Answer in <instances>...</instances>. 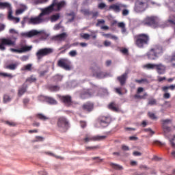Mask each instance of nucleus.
Here are the masks:
<instances>
[{
	"mask_svg": "<svg viewBox=\"0 0 175 175\" xmlns=\"http://www.w3.org/2000/svg\"><path fill=\"white\" fill-rule=\"evenodd\" d=\"M82 109L84 111L87 113H91L94 110V103L87 102L83 105Z\"/></svg>",
	"mask_w": 175,
	"mask_h": 175,
	"instance_id": "a211bd4d",
	"label": "nucleus"
},
{
	"mask_svg": "<svg viewBox=\"0 0 175 175\" xmlns=\"http://www.w3.org/2000/svg\"><path fill=\"white\" fill-rule=\"evenodd\" d=\"M106 137H107L106 135L91 136L86 135V137L83 140L85 143H88V142H99L100 140H105Z\"/></svg>",
	"mask_w": 175,
	"mask_h": 175,
	"instance_id": "ddd939ff",
	"label": "nucleus"
},
{
	"mask_svg": "<svg viewBox=\"0 0 175 175\" xmlns=\"http://www.w3.org/2000/svg\"><path fill=\"white\" fill-rule=\"evenodd\" d=\"M57 66L65 70H70V61L66 58H61L57 62Z\"/></svg>",
	"mask_w": 175,
	"mask_h": 175,
	"instance_id": "9b49d317",
	"label": "nucleus"
},
{
	"mask_svg": "<svg viewBox=\"0 0 175 175\" xmlns=\"http://www.w3.org/2000/svg\"><path fill=\"white\" fill-rule=\"evenodd\" d=\"M12 100V98L8 94H5L3 96V102L4 103H8V102H10Z\"/></svg>",
	"mask_w": 175,
	"mask_h": 175,
	"instance_id": "ea45409f",
	"label": "nucleus"
},
{
	"mask_svg": "<svg viewBox=\"0 0 175 175\" xmlns=\"http://www.w3.org/2000/svg\"><path fill=\"white\" fill-rule=\"evenodd\" d=\"M103 44L105 47H109V46H111V42L105 40L104 41Z\"/></svg>",
	"mask_w": 175,
	"mask_h": 175,
	"instance_id": "13d9d810",
	"label": "nucleus"
},
{
	"mask_svg": "<svg viewBox=\"0 0 175 175\" xmlns=\"http://www.w3.org/2000/svg\"><path fill=\"white\" fill-rule=\"evenodd\" d=\"M163 98L164 99H169L170 98V94L167 93V92H166L164 94H163Z\"/></svg>",
	"mask_w": 175,
	"mask_h": 175,
	"instance_id": "680f3d73",
	"label": "nucleus"
},
{
	"mask_svg": "<svg viewBox=\"0 0 175 175\" xmlns=\"http://www.w3.org/2000/svg\"><path fill=\"white\" fill-rule=\"evenodd\" d=\"M118 28H121L122 33H125L126 32V29H125V23L123 22H120L118 23Z\"/></svg>",
	"mask_w": 175,
	"mask_h": 175,
	"instance_id": "473e14b6",
	"label": "nucleus"
},
{
	"mask_svg": "<svg viewBox=\"0 0 175 175\" xmlns=\"http://www.w3.org/2000/svg\"><path fill=\"white\" fill-rule=\"evenodd\" d=\"M122 150L123 151H129V147L125 145H122Z\"/></svg>",
	"mask_w": 175,
	"mask_h": 175,
	"instance_id": "0e129e2a",
	"label": "nucleus"
},
{
	"mask_svg": "<svg viewBox=\"0 0 175 175\" xmlns=\"http://www.w3.org/2000/svg\"><path fill=\"white\" fill-rule=\"evenodd\" d=\"M41 32L36 30V29H32L29 31H27L26 33H24L23 36L25 38H33V36H38V35H40Z\"/></svg>",
	"mask_w": 175,
	"mask_h": 175,
	"instance_id": "6ab92c4d",
	"label": "nucleus"
},
{
	"mask_svg": "<svg viewBox=\"0 0 175 175\" xmlns=\"http://www.w3.org/2000/svg\"><path fill=\"white\" fill-rule=\"evenodd\" d=\"M6 46L8 47L16 46V42L12 40L10 38H0V50L5 51L6 50Z\"/></svg>",
	"mask_w": 175,
	"mask_h": 175,
	"instance_id": "423d86ee",
	"label": "nucleus"
},
{
	"mask_svg": "<svg viewBox=\"0 0 175 175\" xmlns=\"http://www.w3.org/2000/svg\"><path fill=\"white\" fill-rule=\"evenodd\" d=\"M108 109L111 110V111H114L115 113H118L120 111V106L118 104H116V103L112 102L108 105Z\"/></svg>",
	"mask_w": 175,
	"mask_h": 175,
	"instance_id": "4be33fe9",
	"label": "nucleus"
},
{
	"mask_svg": "<svg viewBox=\"0 0 175 175\" xmlns=\"http://www.w3.org/2000/svg\"><path fill=\"white\" fill-rule=\"evenodd\" d=\"M57 129L62 133H64L69 129V121L65 117H60L57 122Z\"/></svg>",
	"mask_w": 175,
	"mask_h": 175,
	"instance_id": "20e7f679",
	"label": "nucleus"
},
{
	"mask_svg": "<svg viewBox=\"0 0 175 175\" xmlns=\"http://www.w3.org/2000/svg\"><path fill=\"white\" fill-rule=\"evenodd\" d=\"M175 85H171L170 86H163L161 90L163 92H167L168 90H171V91H174Z\"/></svg>",
	"mask_w": 175,
	"mask_h": 175,
	"instance_id": "cd10ccee",
	"label": "nucleus"
},
{
	"mask_svg": "<svg viewBox=\"0 0 175 175\" xmlns=\"http://www.w3.org/2000/svg\"><path fill=\"white\" fill-rule=\"evenodd\" d=\"M172 66L175 67V54L171 58Z\"/></svg>",
	"mask_w": 175,
	"mask_h": 175,
	"instance_id": "052dcab7",
	"label": "nucleus"
},
{
	"mask_svg": "<svg viewBox=\"0 0 175 175\" xmlns=\"http://www.w3.org/2000/svg\"><path fill=\"white\" fill-rule=\"evenodd\" d=\"M47 72H49V70L40 71L39 72L40 77H43L44 76H46V73H47Z\"/></svg>",
	"mask_w": 175,
	"mask_h": 175,
	"instance_id": "5fc2aeb1",
	"label": "nucleus"
},
{
	"mask_svg": "<svg viewBox=\"0 0 175 175\" xmlns=\"http://www.w3.org/2000/svg\"><path fill=\"white\" fill-rule=\"evenodd\" d=\"M94 76H96L97 79H105V77H106V73L104 72H98L94 74Z\"/></svg>",
	"mask_w": 175,
	"mask_h": 175,
	"instance_id": "2f4dec72",
	"label": "nucleus"
},
{
	"mask_svg": "<svg viewBox=\"0 0 175 175\" xmlns=\"http://www.w3.org/2000/svg\"><path fill=\"white\" fill-rule=\"evenodd\" d=\"M44 14H49L46 8L42 10V12L38 16L29 18L28 23L32 24V25H38V24H42V23H44V18H43Z\"/></svg>",
	"mask_w": 175,
	"mask_h": 175,
	"instance_id": "39448f33",
	"label": "nucleus"
},
{
	"mask_svg": "<svg viewBox=\"0 0 175 175\" xmlns=\"http://www.w3.org/2000/svg\"><path fill=\"white\" fill-rule=\"evenodd\" d=\"M148 116L149 118H150V120H157L158 118V117H157L155 113H154L152 112H148Z\"/></svg>",
	"mask_w": 175,
	"mask_h": 175,
	"instance_id": "a19ab883",
	"label": "nucleus"
},
{
	"mask_svg": "<svg viewBox=\"0 0 175 175\" xmlns=\"http://www.w3.org/2000/svg\"><path fill=\"white\" fill-rule=\"evenodd\" d=\"M174 139H175V135H174V138L170 139V145L173 148H175Z\"/></svg>",
	"mask_w": 175,
	"mask_h": 175,
	"instance_id": "6e6d98bb",
	"label": "nucleus"
},
{
	"mask_svg": "<svg viewBox=\"0 0 175 175\" xmlns=\"http://www.w3.org/2000/svg\"><path fill=\"white\" fill-rule=\"evenodd\" d=\"M26 81L30 83H35V81H36V78L33 77V76H31L26 79Z\"/></svg>",
	"mask_w": 175,
	"mask_h": 175,
	"instance_id": "49530a36",
	"label": "nucleus"
},
{
	"mask_svg": "<svg viewBox=\"0 0 175 175\" xmlns=\"http://www.w3.org/2000/svg\"><path fill=\"white\" fill-rule=\"evenodd\" d=\"M14 16H13V10L11 8L8 9V19L11 21Z\"/></svg>",
	"mask_w": 175,
	"mask_h": 175,
	"instance_id": "4c0bfd02",
	"label": "nucleus"
},
{
	"mask_svg": "<svg viewBox=\"0 0 175 175\" xmlns=\"http://www.w3.org/2000/svg\"><path fill=\"white\" fill-rule=\"evenodd\" d=\"M82 13H83L84 16H91L92 14V12L90 11V10L84 9L81 10Z\"/></svg>",
	"mask_w": 175,
	"mask_h": 175,
	"instance_id": "79ce46f5",
	"label": "nucleus"
},
{
	"mask_svg": "<svg viewBox=\"0 0 175 175\" xmlns=\"http://www.w3.org/2000/svg\"><path fill=\"white\" fill-rule=\"evenodd\" d=\"M109 9H111L116 13H119V12H121V7L116 4H113L110 5Z\"/></svg>",
	"mask_w": 175,
	"mask_h": 175,
	"instance_id": "393cba45",
	"label": "nucleus"
},
{
	"mask_svg": "<svg viewBox=\"0 0 175 175\" xmlns=\"http://www.w3.org/2000/svg\"><path fill=\"white\" fill-rule=\"evenodd\" d=\"M27 88H28V85L24 83L18 90V95L21 96V95H24L25 92H27Z\"/></svg>",
	"mask_w": 175,
	"mask_h": 175,
	"instance_id": "5701e85b",
	"label": "nucleus"
},
{
	"mask_svg": "<svg viewBox=\"0 0 175 175\" xmlns=\"http://www.w3.org/2000/svg\"><path fill=\"white\" fill-rule=\"evenodd\" d=\"M54 50L52 48H44L38 51L36 53L38 61H40L43 58V57H46V55H49L53 53Z\"/></svg>",
	"mask_w": 175,
	"mask_h": 175,
	"instance_id": "0eeeda50",
	"label": "nucleus"
},
{
	"mask_svg": "<svg viewBox=\"0 0 175 175\" xmlns=\"http://www.w3.org/2000/svg\"><path fill=\"white\" fill-rule=\"evenodd\" d=\"M129 14V10H123L122 11V16H128Z\"/></svg>",
	"mask_w": 175,
	"mask_h": 175,
	"instance_id": "774afa93",
	"label": "nucleus"
},
{
	"mask_svg": "<svg viewBox=\"0 0 175 175\" xmlns=\"http://www.w3.org/2000/svg\"><path fill=\"white\" fill-rule=\"evenodd\" d=\"M172 120L171 119H165V120H162L161 122H162V125H166L167 124H170V122H172Z\"/></svg>",
	"mask_w": 175,
	"mask_h": 175,
	"instance_id": "de8ad7c7",
	"label": "nucleus"
},
{
	"mask_svg": "<svg viewBox=\"0 0 175 175\" xmlns=\"http://www.w3.org/2000/svg\"><path fill=\"white\" fill-rule=\"evenodd\" d=\"M80 125L83 129H84V128H85V126H87V123L84 121H81Z\"/></svg>",
	"mask_w": 175,
	"mask_h": 175,
	"instance_id": "69168bd1",
	"label": "nucleus"
},
{
	"mask_svg": "<svg viewBox=\"0 0 175 175\" xmlns=\"http://www.w3.org/2000/svg\"><path fill=\"white\" fill-rule=\"evenodd\" d=\"M135 83H139V84H142V83H146L147 81V79H135Z\"/></svg>",
	"mask_w": 175,
	"mask_h": 175,
	"instance_id": "4d7b16f0",
	"label": "nucleus"
},
{
	"mask_svg": "<svg viewBox=\"0 0 175 175\" xmlns=\"http://www.w3.org/2000/svg\"><path fill=\"white\" fill-rule=\"evenodd\" d=\"M21 70H27L28 72H31V70H32V64H28L27 65L23 66L21 68Z\"/></svg>",
	"mask_w": 175,
	"mask_h": 175,
	"instance_id": "c85d7f7f",
	"label": "nucleus"
},
{
	"mask_svg": "<svg viewBox=\"0 0 175 175\" xmlns=\"http://www.w3.org/2000/svg\"><path fill=\"white\" fill-rule=\"evenodd\" d=\"M156 66H157V64L149 63V64H145L144 66V68H145L146 69H148V70H154V69H156Z\"/></svg>",
	"mask_w": 175,
	"mask_h": 175,
	"instance_id": "bb28decb",
	"label": "nucleus"
},
{
	"mask_svg": "<svg viewBox=\"0 0 175 175\" xmlns=\"http://www.w3.org/2000/svg\"><path fill=\"white\" fill-rule=\"evenodd\" d=\"M105 20H103V19H101V20H98L97 21V23H96V25L98 26V25H100V24H105Z\"/></svg>",
	"mask_w": 175,
	"mask_h": 175,
	"instance_id": "e2e57ef3",
	"label": "nucleus"
},
{
	"mask_svg": "<svg viewBox=\"0 0 175 175\" xmlns=\"http://www.w3.org/2000/svg\"><path fill=\"white\" fill-rule=\"evenodd\" d=\"M39 100L41 102H46L49 105H57L58 102L53 97H49L47 96H41L39 97Z\"/></svg>",
	"mask_w": 175,
	"mask_h": 175,
	"instance_id": "2eb2a0df",
	"label": "nucleus"
},
{
	"mask_svg": "<svg viewBox=\"0 0 175 175\" xmlns=\"http://www.w3.org/2000/svg\"><path fill=\"white\" fill-rule=\"evenodd\" d=\"M143 91H144V88L139 87L137 88V94H142V92H143Z\"/></svg>",
	"mask_w": 175,
	"mask_h": 175,
	"instance_id": "338daca9",
	"label": "nucleus"
},
{
	"mask_svg": "<svg viewBox=\"0 0 175 175\" xmlns=\"http://www.w3.org/2000/svg\"><path fill=\"white\" fill-rule=\"evenodd\" d=\"M95 95V90L93 89H85L80 94V98L81 99H88V98H92Z\"/></svg>",
	"mask_w": 175,
	"mask_h": 175,
	"instance_id": "f8f14e48",
	"label": "nucleus"
},
{
	"mask_svg": "<svg viewBox=\"0 0 175 175\" xmlns=\"http://www.w3.org/2000/svg\"><path fill=\"white\" fill-rule=\"evenodd\" d=\"M70 57H76L77 55V51L76 50H72L69 52Z\"/></svg>",
	"mask_w": 175,
	"mask_h": 175,
	"instance_id": "09e8293b",
	"label": "nucleus"
},
{
	"mask_svg": "<svg viewBox=\"0 0 175 175\" xmlns=\"http://www.w3.org/2000/svg\"><path fill=\"white\" fill-rule=\"evenodd\" d=\"M59 99H60L61 102L66 106V107H70L72 105H73V101L72 100V96L70 95H63L61 96L59 94L57 95Z\"/></svg>",
	"mask_w": 175,
	"mask_h": 175,
	"instance_id": "9d476101",
	"label": "nucleus"
},
{
	"mask_svg": "<svg viewBox=\"0 0 175 175\" xmlns=\"http://www.w3.org/2000/svg\"><path fill=\"white\" fill-rule=\"evenodd\" d=\"M24 12H25V9H18L16 11V15L18 16V14H22V13H24Z\"/></svg>",
	"mask_w": 175,
	"mask_h": 175,
	"instance_id": "8fccbe9b",
	"label": "nucleus"
},
{
	"mask_svg": "<svg viewBox=\"0 0 175 175\" xmlns=\"http://www.w3.org/2000/svg\"><path fill=\"white\" fill-rule=\"evenodd\" d=\"M147 96H148V94H147V92H145L142 96L137 94L134 96V98L135 99H146Z\"/></svg>",
	"mask_w": 175,
	"mask_h": 175,
	"instance_id": "7c9ffc66",
	"label": "nucleus"
},
{
	"mask_svg": "<svg viewBox=\"0 0 175 175\" xmlns=\"http://www.w3.org/2000/svg\"><path fill=\"white\" fill-rule=\"evenodd\" d=\"M31 50H32V46H23L20 49H10V51H12V53H18L19 54H21V53H27V51H31Z\"/></svg>",
	"mask_w": 175,
	"mask_h": 175,
	"instance_id": "dca6fc26",
	"label": "nucleus"
},
{
	"mask_svg": "<svg viewBox=\"0 0 175 175\" xmlns=\"http://www.w3.org/2000/svg\"><path fill=\"white\" fill-rule=\"evenodd\" d=\"M99 124L103 128H106V126H109L110 122H111V118L110 116H101L98 119Z\"/></svg>",
	"mask_w": 175,
	"mask_h": 175,
	"instance_id": "4468645a",
	"label": "nucleus"
},
{
	"mask_svg": "<svg viewBox=\"0 0 175 175\" xmlns=\"http://www.w3.org/2000/svg\"><path fill=\"white\" fill-rule=\"evenodd\" d=\"M0 76H3V77H9L10 79H13V75L12 74L6 73V72H1Z\"/></svg>",
	"mask_w": 175,
	"mask_h": 175,
	"instance_id": "37998d69",
	"label": "nucleus"
},
{
	"mask_svg": "<svg viewBox=\"0 0 175 175\" xmlns=\"http://www.w3.org/2000/svg\"><path fill=\"white\" fill-rule=\"evenodd\" d=\"M66 2L65 1H62L60 2L57 1V0H53L51 5L46 8L48 14L53 13V12H59L62 8H65Z\"/></svg>",
	"mask_w": 175,
	"mask_h": 175,
	"instance_id": "7ed1b4c3",
	"label": "nucleus"
},
{
	"mask_svg": "<svg viewBox=\"0 0 175 175\" xmlns=\"http://www.w3.org/2000/svg\"><path fill=\"white\" fill-rule=\"evenodd\" d=\"M10 21H13L15 24L20 23V18L14 17L12 18Z\"/></svg>",
	"mask_w": 175,
	"mask_h": 175,
	"instance_id": "603ef678",
	"label": "nucleus"
},
{
	"mask_svg": "<svg viewBox=\"0 0 175 175\" xmlns=\"http://www.w3.org/2000/svg\"><path fill=\"white\" fill-rule=\"evenodd\" d=\"M54 79H55V81H62V76L57 75L54 77Z\"/></svg>",
	"mask_w": 175,
	"mask_h": 175,
	"instance_id": "3c124183",
	"label": "nucleus"
},
{
	"mask_svg": "<svg viewBox=\"0 0 175 175\" xmlns=\"http://www.w3.org/2000/svg\"><path fill=\"white\" fill-rule=\"evenodd\" d=\"M147 8H148V3L146 1H137L135 2L134 10L137 13H141L142 12H144Z\"/></svg>",
	"mask_w": 175,
	"mask_h": 175,
	"instance_id": "6e6552de",
	"label": "nucleus"
},
{
	"mask_svg": "<svg viewBox=\"0 0 175 175\" xmlns=\"http://www.w3.org/2000/svg\"><path fill=\"white\" fill-rule=\"evenodd\" d=\"M155 70L158 75H165L166 73V66L162 63L157 64Z\"/></svg>",
	"mask_w": 175,
	"mask_h": 175,
	"instance_id": "f3484780",
	"label": "nucleus"
},
{
	"mask_svg": "<svg viewBox=\"0 0 175 175\" xmlns=\"http://www.w3.org/2000/svg\"><path fill=\"white\" fill-rule=\"evenodd\" d=\"M50 91L52 92H57V91H59V86L58 85H51L49 87Z\"/></svg>",
	"mask_w": 175,
	"mask_h": 175,
	"instance_id": "e433bc0d",
	"label": "nucleus"
},
{
	"mask_svg": "<svg viewBox=\"0 0 175 175\" xmlns=\"http://www.w3.org/2000/svg\"><path fill=\"white\" fill-rule=\"evenodd\" d=\"M162 128L165 133H169V132L172 131V128H170L167 125H162Z\"/></svg>",
	"mask_w": 175,
	"mask_h": 175,
	"instance_id": "58836bf2",
	"label": "nucleus"
},
{
	"mask_svg": "<svg viewBox=\"0 0 175 175\" xmlns=\"http://www.w3.org/2000/svg\"><path fill=\"white\" fill-rule=\"evenodd\" d=\"M66 16H71L70 19H68L69 23H72L75 20V12H72L70 13H67Z\"/></svg>",
	"mask_w": 175,
	"mask_h": 175,
	"instance_id": "c03bdc74",
	"label": "nucleus"
},
{
	"mask_svg": "<svg viewBox=\"0 0 175 175\" xmlns=\"http://www.w3.org/2000/svg\"><path fill=\"white\" fill-rule=\"evenodd\" d=\"M164 51L163 46L157 44L150 47L146 53V57L150 61H157L159 57L163 55Z\"/></svg>",
	"mask_w": 175,
	"mask_h": 175,
	"instance_id": "f257e3e1",
	"label": "nucleus"
},
{
	"mask_svg": "<svg viewBox=\"0 0 175 175\" xmlns=\"http://www.w3.org/2000/svg\"><path fill=\"white\" fill-rule=\"evenodd\" d=\"M0 8H1L3 9L6 8L8 10L9 9H10L12 8V5L9 3L0 2Z\"/></svg>",
	"mask_w": 175,
	"mask_h": 175,
	"instance_id": "c756f323",
	"label": "nucleus"
},
{
	"mask_svg": "<svg viewBox=\"0 0 175 175\" xmlns=\"http://www.w3.org/2000/svg\"><path fill=\"white\" fill-rule=\"evenodd\" d=\"M18 66V63L11 64L5 66V69H9L10 70H16Z\"/></svg>",
	"mask_w": 175,
	"mask_h": 175,
	"instance_id": "a878e982",
	"label": "nucleus"
},
{
	"mask_svg": "<svg viewBox=\"0 0 175 175\" xmlns=\"http://www.w3.org/2000/svg\"><path fill=\"white\" fill-rule=\"evenodd\" d=\"M37 118L38 120H41L42 121H46V120H49V118L42 113H38L36 114Z\"/></svg>",
	"mask_w": 175,
	"mask_h": 175,
	"instance_id": "72a5a7b5",
	"label": "nucleus"
},
{
	"mask_svg": "<svg viewBox=\"0 0 175 175\" xmlns=\"http://www.w3.org/2000/svg\"><path fill=\"white\" fill-rule=\"evenodd\" d=\"M128 79V73L124 72L121 76H119L117 77V80L119 81V83H120V85H124V84L126 83V79Z\"/></svg>",
	"mask_w": 175,
	"mask_h": 175,
	"instance_id": "412c9836",
	"label": "nucleus"
},
{
	"mask_svg": "<svg viewBox=\"0 0 175 175\" xmlns=\"http://www.w3.org/2000/svg\"><path fill=\"white\" fill-rule=\"evenodd\" d=\"M61 18V14L57 13L51 16V23H55V21H58Z\"/></svg>",
	"mask_w": 175,
	"mask_h": 175,
	"instance_id": "b1692460",
	"label": "nucleus"
},
{
	"mask_svg": "<svg viewBox=\"0 0 175 175\" xmlns=\"http://www.w3.org/2000/svg\"><path fill=\"white\" fill-rule=\"evenodd\" d=\"M106 6V4L105 3H100L98 4V9H100L101 10L105 9V7Z\"/></svg>",
	"mask_w": 175,
	"mask_h": 175,
	"instance_id": "bf43d9fd",
	"label": "nucleus"
},
{
	"mask_svg": "<svg viewBox=\"0 0 175 175\" xmlns=\"http://www.w3.org/2000/svg\"><path fill=\"white\" fill-rule=\"evenodd\" d=\"M151 38L148 33H141L134 36V43L138 49H144L150 44Z\"/></svg>",
	"mask_w": 175,
	"mask_h": 175,
	"instance_id": "f03ea898",
	"label": "nucleus"
},
{
	"mask_svg": "<svg viewBox=\"0 0 175 175\" xmlns=\"http://www.w3.org/2000/svg\"><path fill=\"white\" fill-rule=\"evenodd\" d=\"M111 166L116 170H122L123 169L122 166L113 163H111Z\"/></svg>",
	"mask_w": 175,
	"mask_h": 175,
	"instance_id": "f704fd0d",
	"label": "nucleus"
},
{
	"mask_svg": "<svg viewBox=\"0 0 175 175\" xmlns=\"http://www.w3.org/2000/svg\"><path fill=\"white\" fill-rule=\"evenodd\" d=\"M91 36L88 33H84L83 35L81 36V38H83V39H85V40H90V37Z\"/></svg>",
	"mask_w": 175,
	"mask_h": 175,
	"instance_id": "864d4df0",
	"label": "nucleus"
},
{
	"mask_svg": "<svg viewBox=\"0 0 175 175\" xmlns=\"http://www.w3.org/2000/svg\"><path fill=\"white\" fill-rule=\"evenodd\" d=\"M148 105L149 106H155V105H157V100L154 98L149 100L148 102Z\"/></svg>",
	"mask_w": 175,
	"mask_h": 175,
	"instance_id": "a18cd8bd",
	"label": "nucleus"
},
{
	"mask_svg": "<svg viewBox=\"0 0 175 175\" xmlns=\"http://www.w3.org/2000/svg\"><path fill=\"white\" fill-rule=\"evenodd\" d=\"M49 0H31L33 5H39V3H44Z\"/></svg>",
	"mask_w": 175,
	"mask_h": 175,
	"instance_id": "c9c22d12",
	"label": "nucleus"
},
{
	"mask_svg": "<svg viewBox=\"0 0 175 175\" xmlns=\"http://www.w3.org/2000/svg\"><path fill=\"white\" fill-rule=\"evenodd\" d=\"M67 36L66 33H62L61 34L53 36L52 40L56 42H63L66 39Z\"/></svg>",
	"mask_w": 175,
	"mask_h": 175,
	"instance_id": "aec40b11",
	"label": "nucleus"
},
{
	"mask_svg": "<svg viewBox=\"0 0 175 175\" xmlns=\"http://www.w3.org/2000/svg\"><path fill=\"white\" fill-rule=\"evenodd\" d=\"M157 24V17L154 16H146L143 21H141V25H146L151 27Z\"/></svg>",
	"mask_w": 175,
	"mask_h": 175,
	"instance_id": "1a4fd4ad",
	"label": "nucleus"
}]
</instances>
